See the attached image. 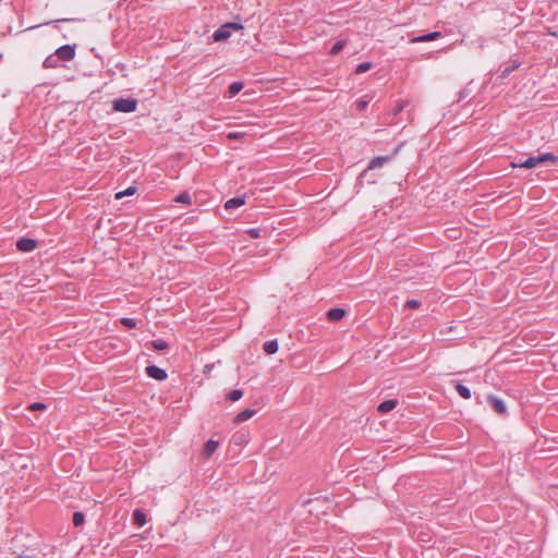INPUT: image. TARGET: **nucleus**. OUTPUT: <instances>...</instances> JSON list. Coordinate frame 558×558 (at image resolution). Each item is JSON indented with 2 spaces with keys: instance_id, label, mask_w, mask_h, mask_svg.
<instances>
[{
  "instance_id": "f257e3e1",
  "label": "nucleus",
  "mask_w": 558,
  "mask_h": 558,
  "mask_svg": "<svg viewBox=\"0 0 558 558\" xmlns=\"http://www.w3.org/2000/svg\"><path fill=\"white\" fill-rule=\"evenodd\" d=\"M243 28L244 26L240 22H227L216 29L211 37L214 41H226L230 38L232 32L242 31Z\"/></svg>"
},
{
  "instance_id": "f03ea898",
  "label": "nucleus",
  "mask_w": 558,
  "mask_h": 558,
  "mask_svg": "<svg viewBox=\"0 0 558 558\" xmlns=\"http://www.w3.org/2000/svg\"><path fill=\"white\" fill-rule=\"evenodd\" d=\"M137 100L135 98H119L112 104V109L118 112L131 113L137 109Z\"/></svg>"
},
{
  "instance_id": "7ed1b4c3",
  "label": "nucleus",
  "mask_w": 558,
  "mask_h": 558,
  "mask_svg": "<svg viewBox=\"0 0 558 558\" xmlns=\"http://www.w3.org/2000/svg\"><path fill=\"white\" fill-rule=\"evenodd\" d=\"M392 158H393L392 155L374 157L373 159H371V161L367 165V168L360 174L359 178L360 179L364 178L368 170H374V169L384 167L385 165L390 162L392 160Z\"/></svg>"
},
{
  "instance_id": "20e7f679",
  "label": "nucleus",
  "mask_w": 558,
  "mask_h": 558,
  "mask_svg": "<svg viewBox=\"0 0 558 558\" xmlns=\"http://www.w3.org/2000/svg\"><path fill=\"white\" fill-rule=\"evenodd\" d=\"M75 45H63L59 47L54 54L60 61H71L75 58Z\"/></svg>"
},
{
  "instance_id": "39448f33",
  "label": "nucleus",
  "mask_w": 558,
  "mask_h": 558,
  "mask_svg": "<svg viewBox=\"0 0 558 558\" xmlns=\"http://www.w3.org/2000/svg\"><path fill=\"white\" fill-rule=\"evenodd\" d=\"M145 371H146V374L148 377L154 378L159 381H163L168 377L166 369H163L157 365H148Z\"/></svg>"
},
{
  "instance_id": "423d86ee",
  "label": "nucleus",
  "mask_w": 558,
  "mask_h": 558,
  "mask_svg": "<svg viewBox=\"0 0 558 558\" xmlns=\"http://www.w3.org/2000/svg\"><path fill=\"white\" fill-rule=\"evenodd\" d=\"M487 402L497 414L504 415L507 413V407L500 398L489 395L487 397Z\"/></svg>"
},
{
  "instance_id": "0eeeda50",
  "label": "nucleus",
  "mask_w": 558,
  "mask_h": 558,
  "mask_svg": "<svg viewBox=\"0 0 558 558\" xmlns=\"http://www.w3.org/2000/svg\"><path fill=\"white\" fill-rule=\"evenodd\" d=\"M36 246L37 242L32 238H21L16 242V248L21 252H32Z\"/></svg>"
},
{
  "instance_id": "6e6552de",
  "label": "nucleus",
  "mask_w": 558,
  "mask_h": 558,
  "mask_svg": "<svg viewBox=\"0 0 558 558\" xmlns=\"http://www.w3.org/2000/svg\"><path fill=\"white\" fill-rule=\"evenodd\" d=\"M442 37V34L440 32H430L424 35H420L416 37H413L410 41L411 43H426V41H433L436 39H439Z\"/></svg>"
},
{
  "instance_id": "1a4fd4ad",
  "label": "nucleus",
  "mask_w": 558,
  "mask_h": 558,
  "mask_svg": "<svg viewBox=\"0 0 558 558\" xmlns=\"http://www.w3.org/2000/svg\"><path fill=\"white\" fill-rule=\"evenodd\" d=\"M512 167H523V168H526V169H531V168H534L536 166L539 165V160H538V156H532V157H529L527 159L523 160V161H517V162H512L511 163Z\"/></svg>"
},
{
  "instance_id": "9d476101",
  "label": "nucleus",
  "mask_w": 558,
  "mask_h": 558,
  "mask_svg": "<svg viewBox=\"0 0 558 558\" xmlns=\"http://www.w3.org/2000/svg\"><path fill=\"white\" fill-rule=\"evenodd\" d=\"M245 202H246L245 196L232 197L225 203V209L232 210V209L239 208V207L243 206L245 204Z\"/></svg>"
},
{
  "instance_id": "9b49d317",
  "label": "nucleus",
  "mask_w": 558,
  "mask_h": 558,
  "mask_svg": "<svg viewBox=\"0 0 558 558\" xmlns=\"http://www.w3.org/2000/svg\"><path fill=\"white\" fill-rule=\"evenodd\" d=\"M326 315L330 322H339L345 316V310L341 307H332Z\"/></svg>"
},
{
  "instance_id": "f8f14e48",
  "label": "nucleus",
  "mask_w": 558,
  "mask_h": 558,
  "mask_svg": "<svg viewBox=\"0 0 558 558\" xmlns=\"http://www.w3.org/2000/svg\"><path fill=\"white\" fill-rule=\"evenodd\" d=\"M218 446H219V442L217 440H214V439L207 440L203 448V457L206 459L210 458L214 454V452L217 450Z\"/></svg>"
},
{
  "instance_id": "ddd939ff",
  "label": "nucleus",
  "mask_w": 558,
  "mask_h": 558,
  "mask_svg": "<svg viewBox=\"0 0 558 558\" xmlns=\"http://www.w3.org/2000/svg\"><path fill=\"white\" fill-rule=\"evenodd\" d=\"M397 404H398V401L396 399H388V400L383 401L378 405L377 410L380 413H388V412L392 411L397 407Z\"/></svg>"
},
{
  "instance_id": "4468645a",
  "label": "nucleus",
  "mask_w": 558,
  "mask_h": 558,
  "mask_svg": "<svg viewBox=\"0 0 558 558\" xmlns=\"http://www.w3.org/2000/svg\"><path fill=\"white\" fill-rule=\"evenodd\" d=\"M256 413V410L254 409H245L236 414L233 422L239 424L242 423L248 418H251Z\"/></svg>"
},
{
  "instance_id": "2eb2a0df",
  "label": "nucleus",
  "mask_w": 558,
  "mask_h": 558,
  "mask_svg": "<svg viewBox=\"0 0 558 558\" xmlns=\"http://www.w3.org/2000/svg\"><path fill=\"white\" fill-rule=\"evenodd\" d=\"M133 522L137 526L145 525L146 524V514H145V512L143 510H141V509H135L133 511Z\"/></svg>"
},
{
  "instance_id": "dca6fc26",
  "label": "nucleus",
  "mask_w": 558,
  "mask_h": 558,
  "mask_svg": "<svg viewBox=\"0 0 558 558\" xmlns=\"http://www.w3.org/2000/svg\"><path fill=\"white\" fill-rule=\"evenodd\" d=\"M243 87H244V84L242 82H233L228 87L227 96L229 98L234 97L235 95H238L243 89Z\"/></svg>"
},
{
  "instance_id": "f3484780",
  "label": "nucleus",
  "mask_w": 558,
  "mask_h": 558,
  "mask_svg": "<svg viewBox=\"0 0 558 558\" xmlns=\"http://www.w3.org/2000/svg\"><path fill=\"white\" fill-rule=\"evenodd\" d=\"M278 349H279V344H278V341L276 339L268 340L263 345V350L267 354H275L278 351Z\"/></svg>"
},
{
  "instance_id": "a211bd4d",
  "label": "nucleus",
  "mask_w": 558,
  "mask_h": 558,
  "mask_svg": "<svg viewBox=\"0 0 558 558\" xmlns=\"http://www.w3.org/2000/svg\"><path fill=\"white\" fill-rule=\"evenodd\" d=\"M59 61L56 54H50L45 59L43 66L45 69H56L59 66Z\"/></svg>"
},
{
  "instance_id": "6ab92c4d",
  "label": "nucleus",
  "mask_w": 558,
  "mask_h": 558,
  "mask_svg": "<svg viewBox=\"0 0 558 558\" xmlns=\"http://www.w3.org/2000/svg\"><path fill=\"white\" fill-rule=\"evenodd\" d=\"M454 388L457 390V392L463 398V399H470L471 398V390L464 386L463 384L461 383H457L454 385Z\"/></svg>"
},
{
  "instance_id": "aec40b11",
  "label": "nucleus",
  "mask_w": 558,
  "mask_h": 558,
  "mask_svg": "<svg viewBox=\"0 0 558 558\" xmlns=\"http://www.w3.org/2000/svg\"><path fill=\"white\" fill-rule=\"evenodd\" d=\"M538 160H539V165L547 162V161L556 163V162H558V156H556L551 153H544V154L538 155Z\"/></svg>"
},
{
  "instance_id": "412c9836",
  "label": "nucleus",
  "mask_w": 558,
  "mask_h": 558,
  "mask_svg": "<svg viewBox=\"0 0 558 558\" xmlns=\"http://www.w3.org/2000/svg\"><path fill=\"white\" fill-rule=\"evenodd\" d=\"M150 345L154 350L162 351L169 348V343L162 339L150 341Z\"/></svg>"
},
{
  "instance_id": "4be33fe9",
  "label": "nucleus",
  "mask_w": 558,
  "mask_h": 558,
  "mask_svg": "<svg viewBox=\"0 0 558 558\" xmlns=\"http://www.w3.org/2000/svg\"><path fill=\"white\" fill-rule=\"evenodd\" d=\"M174 201L177 203H183V204H186V205H191L192 204V197H191L189 192L180 193L178 196H175Z\"/></svg>"
},
{
  "instance_id": "5701e85b",
  "label": "nucleus",
  "mask_w": 558,
  "mask_h": 558,
  "mask_svg": "<svg viewBox=\"0 0 558 558\" xmlns=\"http://www.w3.org/2000/svg\"><path fill=\"white\" fill-rule=\"evenodd\" d=\"M347 41L343 40V39H340V40H337L333 46L331 47L329 53L331 56H336L338 54L342 49L343 47L345 46Z\"/></svg>"
},
{
  "instance_id": "b1692460",
  "label": "nucleus",
  "mask_w": 558,
  "mask_h": 558,
  "mask_svg": "<svg viewBox=\"0 0 558 558\" xmlns=\"http://www.w3.org/2000/svg\"><path fill=\"white\" fill-rule=\"evenodd\" d=\"M242 397H243V391L241 389H233L227 395L228 400H230L232 402L240 400Z\"/></svg>"
},
{
  "instance_id": "393cba45",
  "label": "nucleus",
  "mask_w": 558,
  "mask_h": 558,
  "mask_svg": "<svg viewBox=\"0 0 558 558\" xmlns=\"http://www.w3.org/2000/svg\"><path fill=\"white\" fill-rule=\"evenodd\" d=\"M73 524L74 526H81L85 522V515L83 512L76 511L73 513Z\"/></svg>"
},
{
  "instance_id": "a878e982",
  "label": "nucleus",
  "mask_w": 558,
  "mask_h": 558,
  "mask_svg": "<svg viewBox=\"0 0 558 558\" xmlns=\"http://www.w3.org/2000/svg\"><path fill=\"white\" fill-rule=\"evenodd\" d=\"M372 65H373L372 62H368V61L362 62V63L357 64V66L355 68V73L362 74V73L368 71L369 69H372Z\"/></svg>"
},
{
  "instance_id": "bb28decb",
  "label": "nucleus",
  "mask_w": 558,
  "mask_h": 558,
  "mask_svg": "<svg viewBox=\"0 0 558 558\" xmlns=\"http://www.w3.org/2000/svg\"><path fill=\"white\" fill-rule=\"evenodd\" d=\"M120 323H121L124 327L130 328V329L135 328V327H136V325H137L136 320H135L134 318H131V317H122V318L120 319Z\"/></svg>"
},
{
  "instance_id": "cd10ccee",
  "label": "nucleus",
  "mask_w": 558,
  "mask_h": 558,
  "mask_svg": "<svg viewBox=\"0 0 558 558\" xmlns=\"http://www.w3.org/2000/svg\"><path fill=\"white\" fill-rule=\"evenodd\" d=\"M135 191H136V187H134V186H130V187H128V189H126V190H124V191L118 192V193L116 194V198H117V199H120V198H122V197H124V196L133 195V194L135 193Z\"/></svg>"
},
{
  "instance_id": "c85d7f7f",
  "label": "nucleus",
  "mask_w": 558,
  "mask_h": 558,
  "mask_svg": "<svg viewBox=\"0 0 558 558\" xmlns=\"http://www.w3.org/2000/svg\"><path fill=\"white\" fill-rule=\"evenodd\" d=\"M17 558H40L38 554L33 553V550L26 549L20 554H17Z\"/></svg>"
},
{
  "instance_id": "c756f323",
  "label": "nucleus",
  "mask_w": 558,
  "mask_h": 558,
  "mask_svg": "<svg viewBox=\"0 0 558 558\" xmlns=\"http://www.w3.org/2000/svg\"><path fill=\"white\" fill-rule=\"evenodd\" d=\"M519 66V63L507 65L501 70V77H507L512 71Z\"/></svg>"
},
{
  "instance_id": "7c9ffc66",
  "label": "nucleus",
  "mask_w": 558,
  "mask_h": 558,
  "mask_svg": "<svg viewBox=\"0 0 558 558\" xmlns=\"http://www.w3.org/2000/svg\"><path fill=\"white\" fill-rule=\"evenodd\" d=\"M422 305L421 301L418 300H415V299H412V300H408L405 302V307L407 308H418L420 306Z\"/></svg>"
},
{
  "instance_id": "2f4dec72",
  "label": "nucleus",
  "mask_w": 558,
  "mask_h": 558,
  "mask_svg": "<svg viewBox=\"0 0 558 558\" xmlns=\"http://www.w3.org/2000/svg\"><path fill=\"white\" fill-rule=\"evenodd\" d=\"M47 405L43 402H34L28 405V410L31 411H38V410H45Z\"/></svg>"
},
{
  "instance_id": "473e14b6",
  "label": "nucleus",
  "mask_w": 558,
  "mask_h": 558,
  "mask_svg": "<svg viewBox=\"0 0 558 558\" xmlns=\"http://www.w3.org/2000/svg\"><path fill=\"white\" fill-rule=\"evenodd\" d=\"M246 233L253 238V239H257L260 236V229L258 228H251L246 231Z\"/></svg>"
},
{
  "instance_id": "72a5a7b5",
  "label": "nucleus",
  "mask_w": 558,
  "mask_h": 558,
  "mask_svg": "<svg viewBox=\"0 0 558 558\" xmlns=\"http://www.w3.org/2000/svg\"><path fill=\"white\" fill-rule=\"evenodd\" d=\"M71 21H78V19H58L54 21L46 22L45 24H58V23H64V22H71Z\"/></svg>"
},
{
  "instance_id": "f704fd0d",
  "label": "nucleus",
  "mask_w": 558,
  "mask_h": 558,
  "mask_svg": "<svg viewBox=\"0 0 558 558\" xmlns=\"http://www.w3.org/2000/svg\"><path fill=\"white\" fill-rule=\"evenodd\" d=\"M368 105V101L367 100H364V99H360L357 102H356V108L359 110H364Z\"/></svg>"
},
{
  "instance_id": "c9c22d12",
  "label": "nucleus",
  "mask_w": 558,
  "mask_h": 558,
  "mask_svg": "<svg viewBox=\"0 0 558 558\" xmlns=\"http://www.w3.org/2000/svg\"><path fill=\"white\" fill-rule=\"evenodd\" d=\"M242 136L239 132H232L228 135L229 138H240Z\"/></svg>"
},
{
  "instance_id": "e433bc0d",
  "label": "nucleus",
  "mask_w": 558,
  "mask_h": 558,
  "mask_svg": "<svg viewBox=\"0 0 558 558\" xmlns=\"http://www.w3.org/2000/svg\"><path fill=\"white\" fill-rule=\"evenodd\" d=\"M548 35L556 36V37L558 36L557 33L551 32L550 29H548Z\"/></svg>"
}]
</instances>
